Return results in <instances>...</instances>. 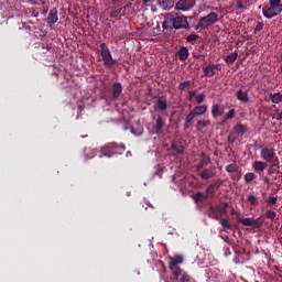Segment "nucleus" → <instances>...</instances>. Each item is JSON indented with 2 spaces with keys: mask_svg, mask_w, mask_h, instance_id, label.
<instances>
[{
  "mask_svg": "<svg viewBox=\"0 0 282 282\" xmlns=\"http://www.w3.org/2000/svg\"><path fill=\"white\" fill-rule=\"evenodd\" d=\"M237 111L235 108L230 109L227 113L224 115V120H232L236 116Z\"/></svg>",
  "mask_w": 282,
  "mask_h": 282,
  "instance_id": "nucleus-41",
  "label": "nucleus"
},
{
  "mask_svg": "<svg viewBox=\"0 0 282 282\" xmlns=\"http://www.w3.org/2000/svg\"><path fill=\"white\" fill-rule=\"evenodd\" d=\"M188 18L185 15H174V30H188Z\"/></svg>",
  "mask_w": 282,
  "mask_h": 282,
  "instance_id": "nucleus-8",
  "label": "nucleus"
},
{
  "mask_svg": "<svg viewBox=\"0 0 282 282\" xmlns=\"http://www.w3.org/2000/svg\"><path fill=\"white\" fill-rule=\"evenodd\" d=\"M224 115V107H221L219 104H214L212 106V116L213 118H219V116Z\"/></svg>",
  "mask_w": 282,
  "mask_h": 282,
  "instance_id": "nucleus-20",
  "label": "nucleus"
},
{
  "mask_svg": "<svg viewBox=\"0 0 282 282\" xmlns=\"http://www.w3.org/2000/svg\"><path fill=\"white\" fill-rule=\"evenodd\" d=\"M204 76L207 78H213L215 76V68H213V64H209L205 67H203Z\"/></svg>",
  "mask_w": 282,
  "mask_h": 282,
  "instance_id": "nucleus-27",
  "label": "nucleus"
},
{
  "mask_svg": "<svg viewBox=\"0 0 282 282\" xmlns=\"http://www.w3.org/2000/svg\"><path fill=\"white\" fill-rule=\"evenodd\" d=\"M122 95V84L120 82H116L111 86L110 90V100L111 102H116L118 98Z\"/></svg>",
  "mask_w": 282,
  "mask_h": 282,
  "instance_id": "nucleus-9",
  "label": "nucleus"
},
{
  "mask_svg": "<svg viewBox=\"0 0 282 282\" xmlns=\"http://www.w3.org/2000/svg\"><path fill=\"white\" fill-rule=\"evenodd\" d=\"M279 198L274 197V196H269V199L267 200L268 202V205L269 206H276V202H278Z\"/></svg>",
  "mask_w": 282,
  "mask_h": 282,
  "instance_id": "nucleus-46",
  "label": "nucleus"
},
{
  "mask_svg": "<svg viewBox=\"0 0 282 282\" xmlns=\"http://www.w3.org/2000/svg\"><path fill=\"white\" fill-rule=\"evenodd\" d=\"M195 0H178L174 6V10L177 12H191L195 8Z\"/></svg>",
  "mask_w": 282,
  "mask_h": 282,
  "instance_id": "nucleus-7",
  "label": "nucleus"
},
{
  "mask_svg": "<svg viewBox=\"0 0 282 282\" xmlns=\"http://www.w3.org/2000/svg\"><path fill=\"white\" fill-rule=\"evenodd\" d=\"M264 221H265V218H263V215H261L256 219L253 218V228H261Z\"/></svg>",
  "mask_w": 282,
  "mask_h": 282,
  "instance_id": "nucleus-34",
  "label": "nucleus"
},
{
  "mask_svg": "<svg viewBox=\"0 0 282 282\" xmlns=\"http://www.w3.org/2000/svg\"><path fill=\"white\" fill-rule=\"evenodd\" d=\"M234 4L237 10H246V7L250 4V0H234Z\"/></svg>",
  "mask_w": 282,
  "mask_h": 282,
  "instance_id": "nucleus-23",
  "label": "nucleus"
},
{
  "mask_svg": "<svg viewBox=\"0 0 282 282\" xmlns=\"http://www.w3.org/2000/svg\"><path fill=\"white\" fill-rule=\"evenodd\" d=\"M239 56V53L237 52H234V53H230L227 57H226V63L228 65H234L235 64V61H237V57Z\"/></svg>",
  "mask_w": 282,
  "mask_h": 282,
  "instance_id": "nucleus-31",
  "label": "nucleus"
},
{
  "mask_svg": "<svg viewBox=\"0 0 282 282\" xmlns=\"http://www.w3.org/2000/svg\"><path fill=\"white\" fill-rule=\"evenodd\" d=\"M100 47V54L104 62V65L106 67H113L118 61L113 59V56L111 55V51H109V46H107L106 43H101L99 45Z\"/></svg>",
  "mask_w": 282,
  "mask_h": 282,
  "instance_id": "nucleus-4",
  "label": "nucleus"
},
{
  "mask_svg": "<svg viewBox=\"0 0 282 282\" xmlns=\"http://www.w3.org/2000/svg\"><path fill=\"white\" fill-rule=\"evenodd\" d=\"M50 0H28L30 6H47Z\"/></svg>",
  "mask_w": 282,
  "mask_h": 282,
  "instance_id": "nucleus-35",
  "label": "nucleus"
},
{
  "mask_svg": "<svg viewBox=\"0 0 282 282\" xmlns=\"http://www.w3.org/2000/svg\"><path fill=\"white\" fill-rule=\"evenodd\" d=\"M234 132L239 137L246 135L248 133V127L242 123H238L237 126L234 127Z\"/></svg>",
  "mask_w": 282,
  "mask_h": 282,
  "instance_id": "nucleus-19",
  "label": "nucleus"
},
{
  "mask_svg": "<svg viewBox=\"0 0 282 282\" xmlns=\"http://www.w3.org/2000/svg\"><path fill=\"white\" fill-rule=\"evenodd\" d=\"M199 169H204V163L200 161L197 165V170L199 171Z\"/></svg>",
  "mask_w": 282,
  "mask_h": 282,
  "instance_id": "nucleus-58",
  "label": "nucleus"
},
{
  "mask_svg": "<svg viewBox=\"0 0 282 282\" xmlns=\"http://www.w3.org/2000/svg\"><path fill=\"white\" fill-rule=\"evenodd\" d=\"M212 67L214 68V72H221V64H212Z\"/></svg>",
  "mask_w": 282,
  "mask_h": 282,
  "instance_id": "nucleus-53",
  "label": "nucleus"
},
{
  "mask_svg": "<svg viewBox=\"0 0 282 282\" xmlns=\"http://www.w3.org/2000/svg\"><path fill=\"white\" fill-rule=\"evenodd\" d=\"M131 6H133V3L128 2V3H126V4L121 8V10H122V11H123V10H129V8H131Z\"/></svg>",
  "mask_w": 282,
  "mask_h": 282,
  "instance_id": "nucleus-57",
  "label": "nucleus"
},
{
  "mask_svg": "<svg viewBox=\"0 0 282 282\" xmlns=\"http://www.w3.org/2000/svg\"><path fill=\"white\" fill-rule=\"evenodd\" d=\"M282 12L281 0H269V4L262 8V14L265 19H272L273 17H279Z\"/></svg>",
  "mask_w": 282,
  "mask_h": 282,
  "instance_id": "nucleus-3",
  "label": "nucleus"
},
{
  "mask_svg": "<svg viewBox=\"0 0 282 282\" xmlns=\"http://www.w3.org/2000/svg\"><path fill=\"white\" fill-rule=\"evenodd\" d=\"M131 133H135V132L133 131V129H131Z\"/></svg>",
  "mask_w": 282,
  "mask_h": 282,
  "instance_id": "nucleus-63",
  "label": "nucleus"
},
{
  "mask_svg": "<svg viewBox=\"0 0 282 282\" xmlns=\"http://www.w3.org/2000/svg\"><path fill=\"white\" fill-rule=\"evenodd\" d=\"M122 12V8L116 9L113 11L110 12V19H116V17H118V14H120Z\"/></svg>",
  "mask_w": 282,
  "mask_h": 282,
  "instance_id": "nucleus-47",
  "label": "nucleus"
},
{
  "mask_svg": "<svg viewBox=\"0 0 282 282\" xmlns=\"http://www.w3.org/2000/svg\"><path fill=\"white\" fill-rule=\"evenodd\" d=\"M166 109H169V101L165 99V97H159L154 102V110L166 111Z\"/></svg>",
  "mask_w": 282,
  "mask_h": 282,
  "instance_id": "nucleus-12",
  "label": "nucleus"
},
{
  "mask_svg": "<svg viewBox=\"0 0 282 282\" xmlns=\"http://www.w3.org/2000/svg\"><path fill=\"white\" fill-rule=\"evenodd\" d=\"M262 216L264 219H271V221H274V219H276V212L268 209L264 214H262Z\"/></svg>",
  "mask_w": 282,
  "mask_h": 282,
  "instance_id": "nucleus-33",
  "label": "nucleus"
},
{
  "mask_svg": "<svg viewBox=\"0 0 282 282\" xmlns=\"http://www.w3.org/2000/svg\"><path fill=\"white\" fill-rule=\"evenodd\" d=\"M237 215V218L236 220L238 221V224H242V226H251L253 228V218H242V217H239V213H236Z\"/></svg>",
  "mask_w": 282,
  "mask_h": 282,
  "instance_id": "nucleus-22",
  "label": "nucleus"
},
{
  "mask_svg": "<svg viewBox=\"0 0 282 282\" xmlns=\"http://www.w3.org/2000/svg\"><path fill=\"white\" fill-rule=\"evenodd\" d=\"M121 105H122V107H124L127 105V101H123Z\"/></svg>",
  "mask_w": 282,
  "mask_h": 282,
  "instance_id": "nucleus-62",
  "label": "nucleus"
},
{
  "mask_svg": "<svg viewBox=\"0 0 282 282\" xmlns=\"http://www.w3.org/2000/svg\"><path fill=\"white\" fill-rule=\"evenodd\" d=\"M208 111V106H195L194 109L189 112L193 113L194 118L197 116H204Z\"/></svg>",
  "mask_w": 282,
  "mask_h": 282,
  "instance_id": "nucleus-16",
  "label": "nucleus"
},
{
  "mask_svg": "<svg viewBox=\"0 0 282 282\" xmlns=\"http://www.w3.org/2000/svg\"><path fill=\"white\" fill-rule=\"evenodd\" d=\"M202 163H204V165H207L209 162H210V156H204L202 160H200Z\"/></svg>",
  "mask_w": 282,
  "mask_h": 282,
  "instance_id": "nucleus-55",
  "label": "nucleus"
},
{
  "mask_svg": "<svg viewBox=\"0 0 282 282\" xmlns=\"http://www.w3.org/2000/svg\"><path fill=\"white\" fill-rule=\"evenodd\" d=\"M159 8L169 11L175 7V0H158Z\"/></svg>",
  "mask_w": 282,
  "mask_h": 282,
  "instance_id": "nucleus-15",
  "label": "nucleus"
},
{
  "mask_svg": "<svg viewBox=\"0 0 282 282\" xmlns=\"http://www.w3.org/2000/svg\"><path fill=\"white\" fill-rule=\"evenodd\" d=\"M261 30H263V22H258L254 28V32H261Z\"/></svg>",
  "mask_w": 282,
  "mask_h": 282,
  "instance_id": "nucleus-52",
  "label": "nucleus"
},
{
  "mask_svg": "<svg viewBox=\"0 0 282 282\" xmlns=\"http://www.w3.org/2000/svg\"><path fill=\"white\" fill-rule=\"evenodd\" d=\"M245 184H252V182H254V180H257V174H254L253 172H248L245 174Z\"/></svg>",
  "mask_w": 282,
  "mask_h": 282,
  "instance_id": "nucleus-30",
  "label": "nucleus"
},
{
  "mask_svg": "<svg viewBox=\"0 0 282 282\" xmlns=\"http://www.w3.org/2000/svg\"><path fill=\"white\" fill-rule=\"evenodd\" d=\"M220 226H223L224 231L230 230L232 228V225L227 220V218H221L220 219Z\"/></svg>",
  "mask_w": 282,
  "mask_h": 282,
  "instance_id": "nucleus-38",
  "label": "nucleus"
},
{
  "mask_svg": "<svg viewBox=\"0 0 282 282\" xmlns=\"http://www.w3.org/2000/svg\"><path fill=\"white\" fill-rule=\"evenodd\" d=\"M155 1H158V0H142V3H143V6H145L147 8H149L150 3H153V2H155Z\"/></svg>",
  "mask_w": 282,
  "mask_h": 282,
  "instance_id": "nucleus-54",
  "label": "nucleus"
},
{
  "mask_svg": "<svg viewBox=\"0 0 282 282\" xmlns=\"http://www.w3.org/2000/svg\"><path fill=\"white\" fill-rule=\"evenodd\" d=\"M276 111V120H282V109L279 111V109L275 110Z\"/></svg>",
  "mask_w": 282,
  "mask_h": 282,
  "instance_id": "nucleus-56",
  "label": "nucleus"
},
{
  "mask_svg": "<svg viewBox=\"0 0 282 282\" xmlns=\"http://www.w3.org/2000/svg\"><path fill=\"white\" fill-rule=\"evenodd\" d=\"M193 120H195V115H193L192 112H189V113L185 117L184 131H187V129H191V124H192Z\"/></svg>",
  "mask_w": 282,
  "mask_h": 282,
  "instance_id": "nucleus-29",
  "label": "nucleus"
},
{
  "mask_svg": "<svg viewBox=\"0 0 282 282\" xmlns=\"http://www.w3.org/2000/svg\"><path fill=\"white\" fill-rule=\"evenodd\" d=\"M268 167V163L263 161H254L251 164V169L257 173L258 175H263L265 172V169Z\"/></svg>",
  "mask_w": 282,
  "mask_h": 282,
  "instance_id": "nucleus-11",
  "label": "nucleus"
},
{
  "mask_svg": "<svg viewBox=\"0 0 282 282\" xmlns=\"http://www.w3.org/2000/svg\"><path fill=\"white\" fill-rule=\"evenodd\" d=\"M235 97L237 100H240V102H249L250 97H248V91L243 89H239L236 94Z\"/></svg>",
  "mask_w": 282,
  "mask_h": 282,
  "instance_id": "nucleus-17",
  "label": "nucleus"
},
{
  "mask_svg": "<svg viewBox=\"0 0 282 282\" xmlns=\"http://www.w3.org/2000/svg\"><path fill=\"white\" fill-rule=\"evenodd\" d=\"M270 98L274 105H279L282 102V94L281 93L271 94Z\"/></svg>",
  "mask_w": 282,
  "mask_h": 282,
  "instance_id": "nucleus-32",
  "label": "nucleus"
},
{
  "mask_svg": "<svg viewBox=\"0 0 282 282\" xmlns=\"http://www.w3.org/2000/svg\"><path fill=\"white\" fill-rule=\"evenodd\" d=\"M280 169H281V165H279V161H278V165H273V163H270V169H269L268 173H269V175L279 173Z\"/></svg>",
  "mask_w": 282,
  "mask_h": 282,
  "instance_id": "nucleus-42",
  "label": "nucleus"
},
{
  "mask_svg": "<svg viewBox=\"0 0 282 282\" xmlns=\"http://www.w3.org/2000/svg\"><path fill=\"white\" fill-rule=\"evenodd\" d=\"M124 151H127V145L122 143H108L101 148L99 158H113V155H124Z\"/></svg>",
  "mask_w": 282,
  "mask_h": 282,
  "instance_id": "nucleus-2",
  "label": "nucleus"
},
{
  "mask_svg": "<svg viewBox=\"0 0 282 282\" xmlns=\"http://www.w3.org/2000/svg\"><path fill=\"white\" fill-rule=\"evenodd\" d=\"M199 175H200V178L208 181L215 175V172H213V170L210 169H205L199 173Z\"/></svg>",
  "mask_w": 282,
  "mask_h": 282,
  "instance_id": "nucleus-25",
  "label": "nucleus"
},
{
  "mask_svg": "<svg viewBox=\"0 0 282 282\" xmlns=\"http://www.w3.org/2000/svg\"><path fill=\"white\" fill-rule=\"evenodd\" d=\"M174 25H175V14L166 13L164 15V21L162 24L163 30H174Z\"/></svg>",
  "mask_w": 282,
  "mask_h": 282,
  "instance_id": "nucleus-10",
  "label": "nucleus"
},
{
  "mask_svg": "<svg viewBox=\"0 0 282 282\" xmlns=\"http://www.w3.org/2000/svg\"><path fill=\"white\" fill-rule=\"evenodd\" d=\"M184 263V257L182 254H175L170 258V270L172 272V282H195L186 271H184L180 265Z\"/></svg>",
  "mask_w": 282,
  "mask_h": 282,
  "instance_id": "nucleus-1",
  "label": "nucleus"
},
{
  "mask_svg": "<svg viewBox=\"0 0 282 282\" xmlns=\"http://www.w3.org/2000/svg\"><path fill=\"white\" fill-rule=\"evenodd\" d=\"M264 183H265V184H270V178L265 177V178H264Z\"/></svg>",
  "mask_w": 282,
  "mask_h": 282,
  "instance_id": "nucleus-60",
  "label": "nucleus"
},
{
  "mask_svg": "<svg viewBox=\"0 0 282 282\" xmlns=\"http://www.w3.org/2000/svg\"><path fill=\"white\" fill-rule=\"evenodd\" d=\"M247 202H249V204L251 206H258L259 205V198H257V196L254 195H249L247 198Z\"/></svg>",
  "mask_w": 282,
  "mask_h": 282,
  "instance_id": "nucleus-43",
  "label": "nucleus"
},
{
  "mask_svg": "<svg viewBox=\"0 0 282 282\" xmlns=\"http://www.w3.org/2000/svg\"><path fill=\"white\" fill-rule=\"evenodd\" d=\"M42 50H45V51H43V54H47V52H51V53L54 52V48L52 46H50V45H46V46L43 45Z\"/></svg>",
  "mask_w": 282,
  "mask_h": 282,
  "instance_id": "nucleus-51",
  "label": "nucleus"
},
{
  "mask_svg": "<svg viewBox=\"0 0 282 282\" xmlns=\"http://www.w3.org/2000/svg\"><path fill=\"white\" fill-rule=\"evenodd\" d=\"M210 198L206 192H196L193 196V199L196 204L202 202H206V199Z\"/></svg>",
  "mask_w": 282,
  "mask_h": 282,
  "instance_id": "nucleus-18",
  "label": "nucleus"
},
{
  "mask_svg": "<svg viewBox=\"0 0 282 282\" xmlns=\"http://www.w3.org/2000/svg\"><path fill=\"white\" fill-rule=\"evenodd\" d=\"M57 21H58V10L56 8H53L46 18V23L47 25H50V28H52V25H54Z\"/></svg>",
  "mask_w": 282,
  "mask_h": 282,
  "instance_id": "nucleus-13",
  "label": "nucleus"
},
{
  "mask_svg": "<svg viewBox=\"0 0 282 282\" xmlns=\"http://www.w3.org/2000/svg\"><path fill=\"white\" fill-rule=\"evenodd\" d=\"M227 173H237L239 171V165L237 163H231L226 166Z\"/></svg>",
  "mask_w": 282,
  "mask_h": 282,
  "instance_id": "nucleus-36",
  "label": "nucleus"
},
{
  "mask_svg": "<svg viewBox=\"0 0 282 282\" xmlns=\"http://www.w3.org/2000/svg\"><path fill=\"white\" fill-rule=\"evenodd\" d=\"M166 122L164 121V118L162 116H159L156 118L155 124H154V133L155 135H161L162 134V129H164V126Z\"/></svg>",
  "mask_w": 282,
  "mask_h": 282,
  "instance_id": "nucleus-14",
  "label": "nucleus"
},
{
  "mask_svg": "<svg viewBox=\"0 0 282 282\" xmlns=\"http://www.w3.org/2000/svg\"><path fill=\"white\" fill-rule=\"evenodd\" d=\"M229 204L228 203H223V205H217L215 206L218 215H224L226 213V209L228 208Z\"/></svg>",
  "mask_w": 282,
  "mask_h": 282,
  "instance_id": "nucleus-37",
  "label": "nucleus"
},
{
  "mask_svg": "<svg viewBox=\"0 0 282 282\" xmlns=\"http://www.w3.org/2000/svg\"><path fill=\"white\" fill-rule=\"evenodd\" d=\"M235 140H237V137H235V133L230 132L228 138H227V142L229 144H235Z\"/></svg>",
  "mask_w": 282,
  "mask_h": 282,
  "instance_id": "nucleus-50",
  "label": "nucleus"
},
{
  "mask_svg": "<svg viewBox=\"0 0 282 282\" xmlns=\"http://www.w3.org/2000/svg\"><path fill=\"white\" fill-rule=\"evenodd\" d=\"M177 54H178L180 61H186L188 58V54H189L188 47H186V46L180 47Z\"/></svg>",
  "mask_w": 282,
  "mask_h": 282,
  "instance_id": "nucleus-26",
  "label": "nucleus"
},
{
  "mask_svg": "<svg viewBox=\"0 0 282 282\" xmlns=\"http://www.w3.org/2000/svg\"><path fill=\"white\" fill-rule=\"evenodd\" d=\"M116 109H117V111H120V108H119V106H118V105H116Z\"/></svg>",
  "mask_w": 282,
  "mask_h": 282,
  "instance_id": "nucleus-61",
  "label": "nucleus"
},
{
  "mask_svg": "<svg viewBox=\"0 0 282 282\" xmlns=\"http://www.w3.org/2000/svg\"><path fill=\"white\" fill-rule=\"evenodd\" d=\"M119 2H120V0H111V3H113V6H116Z\"/></svg>",
  "mask_w": 282,
  "mask_h": 282,
  "instance_id": "nucleus-59",
  "label": "nucleus"
},
{
  "mask_svg": "<svg viewBox=\"0 0 282 282\" xmlns=\"http://www.w3.org/2000/svg\"><path fill=\"white\" fill-rule=\"evenodd\" d=\"M219 21L217 13L210 12L206 17L199 19L198 24L195 26V30H206L209 25H215Z\"/></svg>",
  "mask_w": 282,
  "mask_h": 282,
  "instance_id": "nucleus-6",
  "label": "nucleus"
},
{
  "mask_svg": "<svg viewBox=\"0 0 282 282\" xmlns=\"http://www.w3.org/2000/svg\"><path fill=\"white\" fill-rule=\"evenodd\" d=\"M208 217H210V219H216L217 221H219V214L215 205L209 206Z\"/></svg>",
  "mask_w": 282,
  "mask_h": 282,
  "instance_id": "nucleus-28",
  "label": "nucleus"
},
{
  "mask_svg": "<svg viewBox=\"0 0 282 282\" xmlns=\"http://www.w3.org/2000/svg\"><path fill=\"white\" fill-rule=\"evenodd\" d=\"M217 183H212L209 184L206 189H205V193L207 195V197H214L215 196V193H217Z\"/></svg>",
  "mask_w": 282,
  "mask_h": 282,
  "instance_id": "nucleus-24",
  "label": "nucleus"
},
{
  "mask_svg": "<svg viewBox=\"0 0 282 282\" xmlns=\"http://www.w3.org/2000/svg\"><path fill=\"white\" fill-rule=\"evenodd\" d=\"M199 39V35L197 34H189L187 37H186V42L187 43H193L195 41H197Z\"/></svg>",
  "mask_w": 282,
  "mask_h": 282,
  "instance_id": "nucleus-45",
  "label": "nucleus"
},
{
  "mask_svg": "<svg viewBox=\"0 0 282 282\" xmlns=\"http://www.w3.org/2000/svg\"><path fill=\"white\" fill-rule=\"evenodd\" d=\"M191 85H193V82L185 80L178 85L180 91H184L185 89H189Z\"/></svg>",
  "mask_w": 282,
  "mask_h": 282,
  "instance_id": "nucleus-39",
  "label": "nucleus"
},
{
  "mask_svg": "<svg viewBox=\"0 0 282 282\" xmlns=\"http://www.w3.org/2000/svg\"><path fill=\"white\" fill-rule=\"evenodd\" d=\"M28 14H30L31 17H33V19H39V12H37L36 9H34V8L29 9Z\"/></svg>",
  "mask_w": 282,
  "mask_h": 282,
  "instance_id": "nucleus-48",
  "label": "nucleus"
},
{
  "mask_svg": "<svg viewBox=\"0 0 282 282\" xmlns=\"http://www.w3.org/2000/svg\"><path fill=\"white\" fill-rule=\"evenodd\" d=\"M260 155L264 162H269V164L273 163V166H279V156H276L274 149L264 147L261 149Z\"/></svg>",
  "mask_w": 282,
  "mask_h": 282,
  "instance_id": "nucleus-5",
  "label": "nucleus"
},
{
  "mask_svg": "<svg viewBox=\"0 0 282 282\" xmlns=\"http://www.w3.org/2000/svg\"><path fill=\"white\" fill-rule=\"evenodd\" d=\"M227 252H230V249H227Z\"/></svg>",
  "mask_w": 282,
  "mask_h": 282,
  "instance_id": "nucleus-64",
  "label": "nucleus"
},
{
  "mask_svg": "<svg viewBox=\"0 0 282 282\" xmlns=\"http://www.w3.org/2000/svg\"><path fill=\"white\" fill-rule=\"evenodd\" d=\"M209 124H210V121L198 120L196 129H197V131H202V129H205V127H209Z\"/></svg>",
  "mask_w": 282,
  "mask_h": 282,
  "instance_id": "nucleus-40",
  "label": "nucleus"
},
{
  "mask_svg": "<svg viewBox=\"0 0 282 282\" xmlns=\"http://www.w3.org/2000/svg\"><path fill=\"white\" fill-rule=\"evenodd\" d=\"M196 95H197L196 90H189L187 96H186V99L192 101L195 98Z\"/></svg>",
  "mask_w": 282,
  "mask_h": 282,
  "instance_id": "nucleus-49",
  "label": "nucleus"
},
{
  "mask_svg": "<svg viewBox=\"0 0 282 282\" xmlns=\"http://www.w3.org/2000/svg\"><path fill=\"white\" fill-rule=\"evenodd\" d=\"M172 151L174 152V155H184V145L180 142H173Z\"/></svg>",
  "mask_w": 282,
  "mask_h": 282,
  "instance_id": "nucleus-21",
  "label": "nucleus"
},
{
  "mask_svg": "<svg viewBox=\"0 0 282 282\" xmlns=\"http://www.w3.org/2000/svg\"><path fill=\"white\" fill-rule=\"evenodd\" d=\"M204 100H206V95L204 93L195 96V102H197V105H202Z\"/></svg>",
  "mask_w": 282,
  "mask_h": 282,
  "instance_id": "nucleus-44",
  "label": "nucleus"
}]
</instances>
